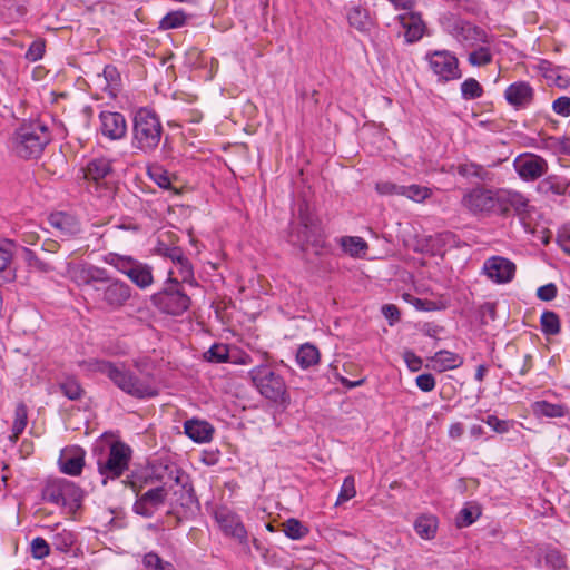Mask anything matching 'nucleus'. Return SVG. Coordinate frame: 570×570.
<instances>
[{
	"mask_svg": "<svg viewBox=\"0 0 570 570\" xmlns=\"http://www.w3.org/2000/svg\"><path fill=\"white\" fill-rule=\"evenodd\" d=\"M163 125L157 112L149 107L138 108L132 117V140L135 149L154 151L163 137Z\"/></svg>",
	"mask_w": 570,
	"mask_h": 570,
	"instance_id": "7ed1b4c3",
	"label": "nucleus"
},
{
	"mask_svg": "<svg viewBox=\"0 0 570 570\" xmlns=\"http://www.w3.org/2000/svg\"><path fill=\"white\" fill-rule=\"evenodd\" d=\"M168 491L164 485L142 493L134 504V511L144 517H151L164 503Z\"/></svg>",
	"mask_w": 570,
	"mask_h": 570,
	"instance_id": "aec40b11",
	"label": "nucleus"
},
{
	"mask_svg": "<svg viewBox=\"0 0 570 570\" xmlns=\"http://www.w3.org/2000/svg\"><path fill=\"white\" fill-rule=\"evenodd\" d=\"M541 330L547 335H557L560 332V318L551 311L542 313L540 318Z\"/></svg>",
	"mask_w": 570,
	"mask_h": 570,
	"instance_id": "79ce46f5",
	"label": "nucleus"
},
{
	"mask_svg": "<svg viewBox=\"0 0 570 570\" xmlns=\"http://www.w3.org/2000/svg\"><path fill=\"white\" fill-rule=\"evenodd\" d=\"M151 303L160 312L177 316L188 309L190 298L180 285L166 282L165 287L151 296Z\"/></svg>",
	"mask_w": 570,
	"mask_h": 570,
	"instance_id": "9d476101",
	"label": "nucleus"
},
{
	"mask_svg": "<svg viewBox=\"0 0 570 570\" xmlns=\"http://www.w3.org/2000/svg\"><path fill=\"white\" fill-rule=\"evenodd\" d=\"M479 515H480V511L478 508L466 505L460 511L458 519H456V524L459 528L469 527L473 522H475V520L478 519Z\"/></svg>",
	"mask_w": 570,
	"mask_h": 570,
	"instance_id": "de8ad7c7",
	"label": "nucleus"
},
{
	"mask_svg": "<svg viewBox=\"0 0 570 570\" xmlns=\"http://www.w3.org/2000/svg\"><path fill=\"white\" fill-rule=\"evenodd\" d=\"M184 430L186 435L197 443L209 442L214 434V429L208 422L195 419L186 421Z\"/></svg>",
	"mask_w": 570,
	"mask_h": 570,
	"instance_id": "a878e982",
	"label": "nucleus"
},
{
	"mask_svg": "<svg viewBox=\"0 0 570 570\" xmlns=\"http://www.w3.org/2000/svg\"><path fill=\"white\" fill-rule=\"evenodd\" d=\"M546 563L554 570H560L566 567L564 556L557 549H549L546 552Z\"/></svg>",
	"mask_w": 570,
	"mask_h": 570,
	"instance_id": "864d4df0",
	"label": "nucleus"
},
{
	"mask_svg": "<svg viewBox=\"0 0 570 570\" xmlns=\"http://www.w3.org/2000/svg\"><path fill=\"white\" fill-rule=\"evenodd\" d=\"M151 478L163 482V485L168 481H178L176 473L178 472L174 464H170L163 460H157L151 464Z\"/></svg>",
	"mask_w": 570,
	"mask_h": 570,
	"instance_id": "473e14b6",
	"label": "nucleus"
},
{
	"mask_svg": "<svg viewBox=\"0 0 570 570\" xmlns=\"http://www.w3.org/2000/svg\"><path fill=\"white\" fill-rule=\"evenodd\" d=\"M433 191L430 187L412 184L403 186L402 196L415 203H423L432 196Z\"/></svg>",
	"mask_w": 570,
	"mask_h": 570,
	"instance_id": "e433bc0d",
	"label": "nucleus"
},
{
	"mask_svg": "<svg viewBox=\"0 0 570 570\" xmlns=\"http://www.w3.org/2000/svg\"><path fill=\"white\" fill-rule=\"evenodd\" d=\"M49 224L62 235L69 236L71 230V216L66 212H56L50 214Z\"/></svg>",
	"mask_w": 570,
	"mask_h": 570,
	"instance_id": "ea45409f",
	"label": "nucleus"
},
{
	"mask_svg": "<svg viewBox=\"0 0 570 570\" xmlns=\"http://www.w3.org/2000/svg\"><path fill=\"white\" fill-rule=\"evenodd\" d=\"M541 186L543 188H546L547 190L552 191L556 195H562L566 193L568 184L564 181L558 180V178L554 176H549L548 178H546L542 181Z\"/></svg>",
	"mask_w": 570,
	"mask_h": 570,
	"instance_id": "4d7b16f0",
	"label": "nucleus"
},
{
	"mask_svg": "<svg viewBox=\"0 0 570 570\" xmlns=\"http://www.w3.org/2000/svg\"><path fill=\"white\" fill-rule=\"evenodd\" d=\"M495 37L493 35H489L488 42H479L478 46L471 48V52L468 55V62L472 67H484L492 62L493 60V43Z\"/></svg>",
	"mask_w": 570,
	"mask_h": 570,
	"instance_id": "393cba45",
	"label": "nucleus"
},
{
	"mask_svg": "<svg viewBox=\"0 0 570 570\" xmlns=\"http://www.w3.org/2000/svg\"><path fill=\"white\" fill-rule=\"evenodd\" d=\"M55 550L67 553L71 548V533H57L53 539Z\"/></svg>",
	"mask_w": 570,
	"mask_h": 570,
	"instance_id": "e2e57ef3",
	"label": "nucleus"
},
{
	"mask_svg": "<svg viewBox=\"0 0 570 570\" xmlns=\"http://www.w3.org/2000/svg\"><path fill=\"white\" fill-rule=\"evenodd\" d=\"M288 242L303 252H313L318 255L325 247V240L314 224L313 216L308 213L307 206L299 207L297 222L291 226Z\"/></svg>",
	"mask_w": 570,
	"mask_h": 570,
	"instance_id": "39448f33",
	"label": "nucleus"
},
{
	"mask_svg": "<svg viewBox=\"0 0 570 570\" xmlns=\"http://www.w3.org/2000/svg\"><path fill=\"white\" fill-rule=\"evenodd\" d=\"M403 360L411 372H417L423 366V361L413 351L406 350L403 353Z\"/></svg>",
	"mask_w": 570,
	"mask_h": 570,
	"instance_id": "052dcab7",
	"label": "nucleus"
},
{
	"mask_svg": "<svg viewBox=\"0 0 570 570\" xmlns=\"http://www.w3.org/2000/svg\"><path fill=\"white\" fill-rule=\"evenodd\" d=\"M346 18L350 27L361 33H368L375 27V17L366 3L351 2L346 9Z\"/></svg>",
	"mask_w": 570,
	"mask_h": 570,
	"instance_id": "6ab92c4d",
	"label": "nucleus"
},
{
	"mask_svg": "<svg viewBox=\"0 0 570 570\" xmlns=\"http://www.w3.org/2000/svg\"><path fill=\"white\" fill-rule=\"evenodd\" d=\"M513 166L519 176L527 181H533L543 176L548 170V163L541 156L535 154H521L514 161Z\"/></svg>",
	"mask_w": 570,
	"mask_h": 570,
	"instance_id": "dca6fc26",
	"label": "nucleus"
},
{
	"mask_svg": "<svg viewBox=\"0 0 570 570\" xmlns=\"http://www.w3.org/2000/svg\"><path fill=\"white\" fill-rule=\"evenodd\" d=\"M495 200V214L502 216L522 215L529 206V200L521 193L510 189H498Z\"/></svg>",
	"mask_w": 570,
	"mask_h": 570,
	"instance_id": "f3484780",
	"label": "nucleus"
},
{
	"mask_svg": "<svg viewBox=\"0 0 570 570\" xmlns=\"http://www.w3.org/2000/svg\"><path fill=\"white\" fill-rule=\"evenodd\" d=\"M282 527L285 535L292 540H301L308 533V528L294 518L286 520Z\"/></svg>",
	"mask_w": 570,
	"mask_h": 570,
	"instance_id": "4c0bfd02",
	"label": "nucleus"
},
{
	"mask_svg": "<svg viewBox=\"0 0 570 570\" xmlns=\"http://www.w3.org/2000/svg\"><path fill=\"white\" fill-rule=\"evenodd\" d=\"M403 299L409 304L413 305L417 311H434L436 309V304L429 299H421L412 294L404 293Z\"/></svg>",
	"mask_w": 570,
	"mask_h": 570,
	"instance_id": "6e6d98bb",
	"label": "nucleus"
},
{
	"mask_svg": "<svg viewBox=\"0 0 570 570\" xmlns=\"http://www.w3.org/2000/svg\"><path fill=\"white\" fill-rule=\"evenodd\" d=\"M187 16L184 11L177 10L167 13L160 21V28L168 30V29H176L180 28L186 23Z\"/></svg>",
	"mask_w": 570,
	"mask_h": 570,
	"instance_id": "a18cd8bd",
	"label": "nucleus"
},
{
	"mask_svg": "<svg viewBox=\"0 0 570 570\" xmlns=\"http://www.w3.org/2000/svg\"><path fill=\"white\" fill-rule=\"evenodd\" d=\"M45 53V43L42 41H33L26 52V58L29 61H37L42 58Z\"/></svg>",
	"mask_w": 570,
	"mask_h": 570,
	"instance_id": "69168bd1",
	"label": "nucleus"
},
{
	"mask_svg": "<svg viewBox=\"0 0 570 570\" xmlns=\"http://www.w3.org/2000/svg\"><path fill=\"white\" fill-rule=\"evenodd\" d=\"M557 243L567 255H570V225H564L559 229Z\"/></svg>",
	"mask_w": 570,
	"mask_h": 570,
	"instance_id": "680f3d73",
	"label": "nucleus"
},
{
	"mask_svg": "<svg viewBox=\"0 0 570 570\" xmlns=\"http://www.w3.org/2000/svg\"><path fill=\"white\" fill-rule=\"evenodd\" d=\"M51 137L47 125L41 120L22 124L13 137L14 153L24 159L38 158Z\"/></svg>",
	"mask_w": 570,
	"mask_h": 570,
	"instance_id": "20e7f679",
	"label": "nucleus"
},
{
	"mask_svg": "<svg viewBox=\"0 0 570 570\" xmlns=\"http://www.w3.org/2000/svg\"><path fill=\"white\" fill-rule=\"evenodd\" d=\"M112 163L114 160L107 156H92L82 165L80 171L87 183L94 184L96 187H102L107 185V178L114 171Z\"/></svg>",
	"mask_w": 570,
	"mask_h": 570,
	"instance_id": "ddd939ff",
	"label": "nucleus"
},
{
	"mask_svg": "<svg viewBox=\"0 0 570 570\" xmlns=\"http://www.w3.org/2000/svg\"><path fill=\"white\" fill-rule=\"evenodd\" d=\"M68 483L63 480H56L47 484L43 491V495L50 502L58 505L67 504L66 492L68 491Z\"/></svg>",
	"mask_w": 570,
	"mask_h": 570,
	"instance_id": "2f4dec72",
	"label": "nucleus"
},
{
	"mask_svg": "<svg viewBox=\"0 0 570 570\" xmlns=\"http://www.w3.org/2000/svg\"><path fill=\"white\" fill-rule=\"evenodd\" d=\"M532 411L537 416L563 417L568 414V409L563 404H554L547 401L533 403Z\"/></svg>",
	"mask_w": 570,
	"mask_h": 570,
	"instance_id": "72a5a7b5",
	"label": "nucleus"
},
{
	"mask_svg": "<svg viewBox=\"0 0 570 570\" xmlns=\"http://www.w3.org/2000/svg\"><path fill=\"white\" fill-rule=\"evenodd\" d=\"M483 87L474 78H468L461 83V96L465 100H474L483 96Z\"/></svg>",
	"mask_w": 570,
	"mask_h": 570,
	"instance_id": "a19ab883",
	"label": "nucleus"
},
{
	"mask_svg": "<svg viewBox=\"0 0 570 570\" xmlns=\"http://www.w3.org/2000/svg\"><path fill=\"white\" fill-rule=\"evenodd\" d=\"M444 29L464 48H474L479 42L489 41V32L463 19H446Z\"/></svg>",
	"mask_w": 570,
	"mask_h": 570,
	"instance_id": "9b49d317",
	"label": "nucleus"
},
{
	"mask_svg": "<svg viewBox=\"0 0 570 570\" xmlns=\"http://www.w3.org/2000/svg\"><path fill=\"white\" fill-rule=\"evenodd\" d=\"M484 275L497 284H505L514 278L515 264L503 256H491L485 259L482 268Z\"/></svg>",
	"mask_w": 570,
	"mask_h": 570,
	"instance_id": "a211bd4d",
	"label": "nucleus"
},
{
	"mask_svg": "<svg viewBox=\"0 0 570 570\" xmlns=\"http://www.w3.org/2000/svg\"><path fill=\"white\" fill-rule=\"evenodd\" d=\"M439 521L433 514H422L414 522L416 534L423 540H432L436 535Z\"/></svg>",
	"mask_w": 570,
	"mask_h": 570,
	"instance_id": "c85d7f7f",
	"label": "nucleus"
},
{
	"mask_svg": "<svg viewBox=\"0 0 570 570\" xmlns=\"http://www.w3.org/2000/svg\"><path fill=\"white\" fill-rule=\"evenodd\" d=\"M463 361L461 355L446 350L436 352L430 358L432 370L439 373L455 370L463 364Z\"/></svg>",
	"mask_w": 570,
	"mask_h": 570,
	"instance_id": "b1692460",
	"label": "nucleus"
},
{
	"mask_svg": "<svg viewBox=\"0 0 570 570\" xmlns=\"http://www.w3.org/2000/svg\"><path fill=\"white\" fill-rule=\"evenodd\" d=\"M23 259L27 263L28 267L32 271L48 273L52 269L49 263H47L43 258L39 257L36 252L24 248L23 249Z\"/></svg>",
	"mask_w": 570,
	"mask_h": 570,
	"instance_id": "c03bdc74",
	"label": "nucleus"
},
{
	"mask_svg": "<svg viewBox=\"0 0 570 570\" xmlns=\"http://www.w3.org/2000/svg\"><path fill=\"white\" fill-rule=\"evenodd\" d=\"M356 495L354 476L348 475L343 480L335 505H340Z\"/></svg>",
	"mask_w": 570,
	"mask_h": 570,
	"instance_id": "49530a36",
	"label": "nucleus"
},
{
	"mask_svg": "<svg viewBox=\"0 0 570 570\" xmlns=\"http://www.w3.org/2000/svg\"><path fill=\"white\" fill-rule=\"evenodd\" d=\"M538 70L540 71L542 77L547 79L549 85H554L558 87L563 86L564 80L559 75L558 68L552 66V63H550L549 61H546V60L540 61V63L538 65Z\"/></svg>",
	"mask_w": 570,
	"mask_h": 570,
	"instance_id": "37998d69",
	"label": "nucleus"
},
{
	"mask_svg": "<svg viewBox=\"0 0 570 570\" xmlns=\"http://www.w3.org/2000/svg\"><path fill=\"white\" fill-rule=\"evenodd\" d=\"M228 363L237 365H248L252 363V357L248 353L244 352L235 345H230Z\"/></svg>",
	"mask_w": 570,
	"mask_h": 570,
	"instance_id": "5fc2aeb1",
	"label": "nucleus"
},
{
	"mask_svg": "<svg viewBox=\"0 0 570 570\" xmlns=\"http://www.w3.org/2000/svg\"><path fill=\"white\" fill-rule=\"evenodd\" d=\"M127 121L122 114L117 111H101L97 132L109 141H119L127 136Z\"/></svg>",
	"mask_w": 570,
	"mask_h": 570,
	"instance_id": "4468645a",
	"label": "nucleus"
},
{
	"mask_svg": "<svg viewBox=\"0 0 570 570\" xmlns=\"http://www.w3.org/2000/svg\"><path fill=\"white\" fill-rule=\"evenodd\" d=\"M215 520L225 535L235 539L240 544L247 543V530L236 512L227 508H220L215 512Z\"/></svg>",
	"mask_w": 570,
	"mask_h": 570,
	"instance_id": "2eb2a0df",
	"label": "nucleus"
},
{
	"mask_svg": "<svg viewBox=\"0 0 570 570\" xmlns=\"http://www.w3.org/2000/svg\"><path fill=\"white\" fill-rule=\"evenodd\" d=\"M415 383H416V386L422 392H431L435 389V385H436V381H435L434 376L430 373L420 374L415 379Z\"/></svg>",
	"mask_w": 570,
	"mask_h": 570,
	"instance_id": "bf43d9fd",
	"label": "nucleus"
},
{
	"mask_svg": "<svg viewBox=\"0 0 570 570\" xmlns=\"http://www.w3.org/2000/svg\"><path fill=\"white\" fill-rule=\"evenodd\" d=\"M552 110L561 117L570 116V97L561 96L552 102Z\"/></svg>",
	"mask_w": 570,
	"mask_h": 570,
	"instance_id": "13d9d810",
	"label": "nucleus"
},
{
	"mask_svg": "<svg viewBox=\"0 0 570 570\" xmlns=\"http://www.w3.org/2000/svg\"><path fill=\"white\" fill-rule=\"evenodd\" d=\"M147 174L149 178L160 188L170 191L174 195L178 194V188L174 185L176 177L171 175L161 165L153 164L148 167Z\"/></svg>",
	"mask_w": 570,
	"mask_h": 570,
	"instance_id": "bb28decb",
	"label": "nucleus"
},
{
	"mask_svg": "<svg viewBox=\"0 0 570 570\" xmlns=\"http://www.w3.org/2000/svg\"><path fill=\"white\" fill-rule=\"evenodd\" d=\"M107 450L106 459L98 458L97 464L101 475L108 479L121 476L128 469L132 458L131 448L112 433H104L95 444V451Z\"/></svg>",
	"mask_w": 570,
	"mask_h": 570,
	"instance_id": "f03ea898",
	"label": "nucleus"
},
{
	"mask_svg": "<svg viewBox=\"0 0 570 570\" xmlns=\"http://www.w3.org/2000/svg\"><path fill=\"white\" fill-rule=\"evenodd\" d=\"M104 262L127 276L139 289H147L154 284L153 267L132 256L108 253L105 255Z\"/></svg>",
	"mask_w": 570,
	"mask_h": 570,
	"instance_id": "0eeeda50",
	"label": "nucleus"
},
{
	"mask_svg": "<svg viewBox=\"0 0 570 570\" xmlns=\"http://www.w3.org/2000/svg\"><path fill=\"white\" fill-rule=\"evenodd\" d=\"M404 185H397L392 181H379L375 185V190L381 196H402Z\"/></svg>",
	"mask_w": 570,
	"mask_h": 570,
	"instance_id": "603ef678",
	"label": "nucleus"
},
{
	"mask_svg": "<svg viewBox=\"0 0 570 570\" xmlns=\"http://www.w3.org/2000/svg\"><path fill=\"white\" fill-rule=\"evenodd\" d=\"M397 18L404 29V36L407 42H415L423 37L425 24L419 13L410 10L399 14Z\"/></svg>",
	"mask_w": 570,
	"mask_h": 570,
	"instance_id": "5701e85b",
	"label": "nucleus"
},
{
	"mask_svg": "<svg viewBox=\"0 0 570 570\" xmlns=\"http://www.w3.org/2000/svg\"><path fill=\"white\" fill-rule=\"evenodd\" d=\"M229 351L230 345L215 343L204 353V358L210 363H228Z\"/></svg>",
	"mask_w": 570,
	"mask_h": 570,
	"instance_id": "c9c22d12",
	"label": "nucleus"
},
{
	"mask_svg": "<svg viewBox=\"0 0 570 570\" xmlns=\"http://www.w3.org/2000/svg\"><path fill=\"white\" fill-rule=\"evenodd\" d=\"M28 424V410L23 403H19L14 410V420L12 423L11 434L9 436L12 443H16Z\"/></svg>",
	"mask_w": 570,
	"mask_h": 570,
	"instance_id": "f704fd0d",
	"label": "nucleus"
},
{
	"mask_svg": "<svg viewBox=\"0 0 570 570\" xmlns=\"http://www.w3.org/2000/svg\"><path fill=\"white\" fill-rule=\"evenodd\" d=\"M12 247L11 242L0 245V284L12 282L16 278V273L10 266L13 258Z\"/></svg>",
	"mask_w": 570,
	"mask_h": 570,
	"instance_id": "cd10ccee",
	"label": "nucleus"
},
{
	"mask_svg": "<svg viewBox=\"0 0 570 570\" xmlns=\"http://www.w3.org/2000/svg\"><path fill=\"white\" fill-rule=\"evenodd\" d=\"M382 314L389 321V324L392 326L400 321V309L394 304H385L382 306Z\"/></svg>",
	"mask_w": 570,
	"mask_h": 570,
	"instance_id": "338daca9",
	"label": "nucleus"
},
{
	"mask_svg": "<svg viewBox=\"0 0 570 570\" xmlns=\"http://www.w3.org/2000/svg\"><path fill=\"white\" fill-rule=\"evenodd\" d=\"M168 283H187L189 285H197L194 277V269L188 258L183 255L173 257V266L168 272Z\"/></svg>",
	"mask_w": 570,
	"mask_h": 570,
	"instance_id": "4be33fe9",
	"label": "nucleus"
},
{
	"mask_svg": "<svg viewBox=\"0 0 570 570\" xmlns=\"http://www.w3.org/2000/svg\"><path fill=\"white\" fill-rule=\"evenodd\" d=\"M534 89L527 81H517L507 87L504 98L515 109H525L534 100Z\"/></svg>",
	"mask_w": 570,
	"mask_h": 570,
	"instance_id": "412c9836",
	"label": "nucleus"
},
{
	"mask_svg": "<svg viewBox=\"0 0 570 570\" xmlns=\"http://www.w3.org/2000/svg\"><path fill=\"white\" fill-rule=\"evenodd\" d=\"M320 360L321 353L315 345L305 343L298 347L296 353V362L301 368L307 370L312 366H315L320 363Z\"/></svg>",
	"mask_w": 570,
	"mask_h": 570,
	"instance_id": "7c9ffc66",
	"label": "nucleus"
},
{
	"mask_svg": "<svg viewBox=\"0 0 570 570\" xmlns=\"http://www.w3.org/2000/svg\"><path fill=\"white\" fill-rule=\"evenodd\" d=\"M87 282H99L105 285L100 288L101 301L110 309L124 307L132 296V288L126 282L118 278H109L107 272L102 268L90 267L87 271Z\"/></svg>",
	"mask_w": 570,
	"mask_h": 570,
	"instance_id": "423d86ee",
	"label": "nucleus"
},
{
	"mask_svg": "<svg viewBox=\"0 0 570 570\" xmlns=\"http://www.w3.org/2000/svg\"><path fill=\"white\" fill-rule=\"evenodd\" d=\"M96 370L105 374L122 392L136 399H150L158 395L157 381L142 362H135V371L126 370L122 365L108 361H97Z\"/></svg>",
	"mask_w": 570,
	"mask_h": 570,
	"instance_id": "f257e3e1",
	"label": "nucleus"
},
{
	"mask_svg": "<svg viewBox=\"0 0 570 570\" xmlns=\"http://www.w3.org/2000/svg\"><path fill=\"white\" fill-rule=\"evenodd\" d=\"M484 422L494 432L500 433V434L508 433L514 423L513 421L501 420L495 415H488L485 417Z\"/></svg>",
	"mask_w": 570,
	"mask_h": 570,
	"instance_id": "3c124183",
	"label": "nucleus"
},
{
	"mask_svg": "<svg viewBox=\"0 0 570 570\" xmlns=\"http://www.w3.org/2000/svg\"><path fill=\"white\" fill-rule=\"evenodd\" d=\"M58 463L62 473L71 475V451L68 448L61 450Z\"/></svg>",
	"mask_w": 570,
	"mask_h": 570,
	"instance_id": "774afa93",
	"label": "nucleus"
},
{
	"mask_svg": "<svg viewBox=\"0 0 570 570\" xmlns=\"http://www.w3.org/2000/svg\"><path fill=\"white\" fill-rule=\"evenodd\" d=\"M27 0H4L3 14L10 20H19L27 13Z\"/></svg>",
	"mask_w": 570,
	"mask_h": 570,
	"instance_id": "58836bf2",
	"label": "nucleus"
},
{
	"mask_svg": "<svg viewBox=\"0 0 570 570\" xmlns=\"http://www.w3.org/2000/svg\"><path fill=\"white\" fill-rule=\"evenodd\" d=\"M424 59L428 62L429 69L440 82H449L462 77L459 59L450 50L429 51Z\"/></svg>",
	"mask_w": 570,
	"mask_h": 570,
	"instance_id": "1a4fd4ad",
	"label": "nucleus"
},
{
	"mask_svg": "<svg viewBox=\"0 0 570 570\" xmlns=\"http://www.w3.org/2000/svg\"><path fill=\"white\" fill-rule=\"evenodd\" d=\"M252 384L266 400L274 403L285 401L287 389L283 376L276 373L268 364L253 367L248 372Z\"/></svg>",
	"mask_w": 570,
	"mask_h": 570,
	"instance_id": "6e6552de",
	"label": "nucleus"
},
{
	"mask_svg": "<svg viewBox=\"0 0 570 570\" xmlns=\"http://www.w3.org/2000/svg\"><path fill=\"white\" fill-rule=\"evenodd\" d=\"M30 553L35 559L41 560L49 556L50 547L43 538L37 537L30 543Z\"/></svg>",
	"mask_w": 570,
	"mask_h": 570,
	"instance_id": "8fccbe9b",
	"label": "nucleus"
},
{
	"mask_svg": "<svg viewBox=\"0 0 570 570\" xmlns=\"http://www.w3.org/2000/svg\"><path fill=\"white\" fill-rule=\"evenodd\" d=\"M557 293V286L553 283H549L538 288L537 296L541 301L550 302L556 298Z\"/></svg>",
	"mask_w": 570,
	"mask_h": 570,
	"instance_id": "0e129e2a",
	"label": "nucleus"
},
{
	"mask_svg": "<svg viewBox=\"0 0 570 570\" xmlns=\"http://www.w3.org/2000/svg\"><path fill=\"white\" fill-rule=\"evenodd\" d=\"M497 190L475 187L464 193L461 205L473 215L495 214Z\"/></svg>",
	"mask_w": 570,
	"mask_h": 570,
	"instance_id": "f8f14e48",
	"label": "nucleus"
},
{
	"mask_svg": "<svg viewBox=\"0 0 570 570\" xmlns=\"http://www.w3.org/2000/svg\"><path fill=\"white\" fill-rule=\"evenodd\" d=\"M338 243L344 253L354 258L364 257L368 249L367 243L358 236H342Z\"/></svg>",
	"mask_w": 570,
	"mask_h": 570,
	"instance_id": "c756f323",
	"label": "nucleus"
},
{
	"mask_svg": "<svg viewBox=\"0 0 570 570\" xmlns=\"http://www.w3.org/2000/svg\"><path fill=\"white\" fill-rule=\"evenodd\" d=\"M458 174L462 177L484 178L485 169L476 163H464L458 166Z\"/></svg>",
	"mask_w": 570,
	"mask_h": 570,
	"instance_id": "09e8293b",
	"label": "nucleus"
}]
</instances>
